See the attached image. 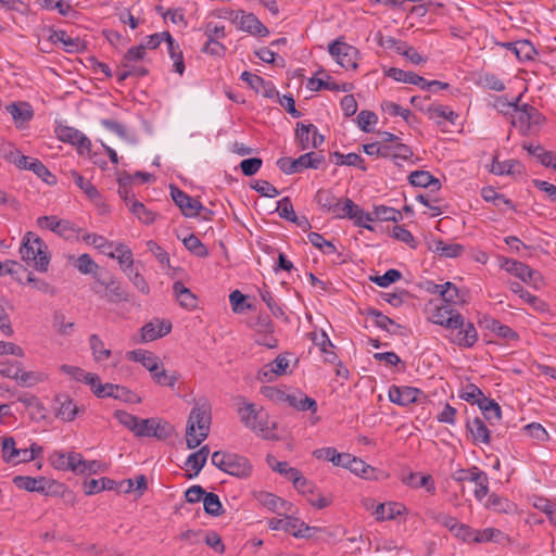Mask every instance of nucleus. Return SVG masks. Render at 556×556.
<instances>
[{
    "label": "nucleus",
    "instance_id": "nucleus-34",
    "mask_svg": "<svg viewBox=\"0 0 556 556\" xmlns=\"http://www.w3.org/2000/svg\"><path fill=\"white\" fill-rule=\"evenodd\" d=\"M386 76L393 78L396 81L412 84L421 88L426 79L414 72H406L397 67H390L386 72Z\"/></svg>",
    "mask_w": 556,
    "mask_h": 556
},
{
    "label": "nucleus",
    "instance_id": "nucleus-2",
    "mask_svg": "<svg viewBox=\"0 0 556 556\" xmlns=\"http://www.w3.org/2000/svg\"><path fill=\"white\" fill-rule=\"evenodd\" d=\"M241 402L242 406L238 408L240 421L265 440H278L275 433L276 424L274 422L271 427L267 425V416L263 409H258L253 403L245 402L243 397L240 399Z\"/></svg>",
    "mask_w": 556,
    "mask_h": 556
},
{
    "label": "nucleus",
    "instance_id": "nucleus-62",
    "mask_svg": "<svg viewBox=\"0 0 556 556\" xmlns=\"http://www.w3.org/2000/svg\"><path fill=\"white\" fill-rule=\"evenodd\" d=\"M402 278V274L397 269H389L381 276H372L370 280L381 288H387L391 283L396 282Z\"/></svg>",
    "mask_w": 556,
    "mask_h": 556
},
{
    "label": "nucleus",
    "instance_id": "nucleus-35",
    "mask_svg": "<svg viewBox=\"0 0 556 556\" xmlns=\"http://www.w3.org/2000/svg\"><path fill=\"white\" fill-rule=\"evenodd\" d=\"M287 403L300 412H317V402L301 392L299 394H289Z\"/></svg>",
    "mask_w": 556,
    "mask_h": 556
},
{
    "label": "nucleus",
    "instance_id": "nucleus-36",
    "mask_svg": "<svg viewBox=\"0 0 556 556\" xmlns=\"http://www.w3.org/2000/svg\"><path fill=\"white\" fill-rule=\"evenodd\" d=\"M109 256L118 261V264L125 274L134 269L132 252L127 245L122 243L118 244L115 252L109 253Z\"/></svg>",
    "mask_w": 556,
    "mask_h": 556
},
{
    "label": "nucleus",
    "instance_id": "nucleus-24",
    "mask_svg": "<svg viewBox=\"0 0 556 556\" xmlns=\"http://www.w3.org/2000/svg\"><path fill=\"white\" fill-rule=\"evenodd\" d=\"M227 458L224 472L235 477H247L250 475L251 465L245 457L231 453Z\"/></svg>",
    "mask_w": 556,
    "mask_h": 556
},
{
    "label": "nucleus",
    "instance_id": "nucleus-17",
    "mask_svg": "<svg viewBox=\"0 0 556 556\" xmlns=\"http://www.w3.org/2000/svg\"><path fill=\"white\" fill-rule=\"evenodd\" d=\"M241 79L245 81L255 92L261 93L265 98L278 97V91L276 90L274 84L269 80H265L263 77L256 74L244 71L241 74Z\"/></svg>",
    "mask_w": 556,
    "mask_h": 556
},
{
    "label": "nucleus",
    "instance_id": "nucleus-46",
    "mask_svg": "<svg viewBox=\"0 0 556 556\" xmlns=\"http://www.w3.org/2000/svg\"><path fill=\"white\" fill-rule=\"evenodd\" d=\"M508 46L514 48V54L521 62L532 60L538 53L536 49L529 40H517Z\"/></svg>",
    "mask_w": 556,
    "mask_h": 556
},
{
    "label": "nucleus",
    "instance_id": "nucleus-48",
    "mask_svg": "<svg viewBox=\"0 0 556 556\" xmlns=\"http://www.w3.org/2000/svg\"><path fill=\"white\" fill-rule=\"evenodd\" d=\"M465 248L458 243H446L442 240L434 241L433 251L440 256L457 257L464 252Z\"/></svg>",
    "mask_w": 556,
    "mask_h": 556
},
{
    "label": "nucleus",
    "instance_id": "nucleus-38",
    "mask_svg": "<svg viewBox=\"0 0 556 556\" xmlns=\"http://www.w3.org/2000/svg\"><path fill=\"white\" fill-rule=\"evenodd\" d=\"M308 336L314 341V343L319 346L320 352L325 354V362L330 364L337 363V354L328 350V348H333V344L331 343L330 339L328 338L325 331H321L319 337L317 336L316 332H311Z\"/></svg>",
    "mask_w": 556,
    "mask_h": 556
},
{
    "label": "nucleus",
    "instance_id": "nucleus-51",
    "mask_svg": "<svg viewBox=\"0 0 556 556\" xmlns=\"http://www.w3.org/2000/svg\"><path fill=\"white\" fill-rule=\"evenodd\" d=\"M203 506L204 511L210 516L219 517L224 514L222 502L218 495L215 493L206 492L203 498Z\"/></svg>",
    "mask_w": 556,
    "mask_h": 556
},
{
    "label": "nucleus",
    "instance_id": "nucleus-29",
    "mask_svg": "<svg viewBox=\"0 0 556 556\" xmlns=\"http://www.w3.org/2000/svg\"><path fill=\"white\" fill-rule=\"evenodd\" d=\"M435 290L446 303H465L466 293L459 290L454 283L447 281L444 285H435Z\"/></svg>",
    "mask_w": 556,
    "mask_h": 556
},
{
    "label": "nucleus",
    "instance_id": "nucleus-20",
    "mask_svg": "<svg viewBox=\"0 0 556 556\" xmlns=\"http://www.w3.org/2000/svg\"><path fill=\"white\" fill-rule=\"evenodd\" d=\"M236 21H238L241 30L253 36L266 37L269 34L268 28L253 13L241 11L240 15L237 14Z\"/></svg>",
    "mask_w": 556,
    "mask_h": 556
},
{
    "label": "nucleus",
    "instance_id": "nucleus-61",
    "mask_svg": "<svg viewBox=\"0 0 556 556\" xmlns=\"http://www.w3.org/2000/svg\"><path fill=\"white\" fill-rule=\"evenodd\" d=\"M4 266L5 273L20 283H23L24 277L26 278L27 274L29 273L27 268L24 267V265L16 261L9 260L4 262Z\"/></svg>",
    "mask_w": 556,
    "mask_h": 556
},
{
    "label": "nucleus",
    "instance_id": "nucleus-49",
    "mask_svg": "<svg viewBox=\"0 0 556 556\" xmlns=\"http://www.w3.org/2000/svg\"><path fill=\"white\" fill-rule=\"evenodd\" d=\"M488 507L497 513L513 514L516 511V505L507 498L501 497L493 493L488 498Z\"/></svg>",
    "mask_w": 556,
    "mask_h": 556
},
{
    "label": "nucleus",
    "instance_id": "nucleus-14",
    "mask_svg": "<svg viewBox=\"0 0 556 556\" xmlns=\"http://www.w3.org/2000/svg\"><path fill=\"white\" fill-rule=\"evenodd\" d=\"M170 195L175 204L180 208L186 217H194L200 215L203 205L200 201L191 198L178 187L170 185Z\"/></svg>",
    "mask_w": 556,
    "mask_h": 556
},
{
    "label": "nucleus",
    "instance_id": "nucleus-4",
    "mask_svg": "<svg viewBox=\"0 0 556 556\" xmlns=\"http://www.w3.org/2000/svg\"><path fill=\"white\" fill-rule=\"evenodd\" d=\"M92 291L111 304L131 301V294L114 275L106 270L96 275V283L92 287Z\"/></svg>",
    "mask_w": 556,
    "mask_h": 556
},
{
    "label": "nucleus",
    "instance_id": "nucleus-8",
    "mask_svg": "<svg viewBox=\"0 0 556 556\" xmlns=\"http://www.w3.org/2000/svg\"><path fill=\"white\" fill-rule=\"evenodd\" d=\"M329 53L337 62L346 70H356L358 67V50L341 40H334L329 45Z\"/></svg>",
    "mask_w": 556,
    "mask_h": 556
},
{
    "label": "nucleus",
    "instance_id": "nucleus-33",
    "mask_svg": "<svg viewBox=\"0 0 556 556\" xmlns=\"http://www.w3.org/2000/svg\"><path fill=\"white\" fill-rule=\"evenodd\" d=\"M173 291L179 304L188 309L197 307L198 299L181 281H175Z\"/></svg>",
    "mask_w": 556,
    "mask_h": 556
},
{
    "label": "nucleus",
    "instance_id": "nucleus-18",
    "mask_svg": "<svg viewBox=\"0 0 556 556\" xmlns=\"http://www.w3.org/2000/svg\"><path fill=\"white\" fill-rule=\"evenodd\" d=\"M172 331V323L166 319L154 318L141 328V340L143 342L154 341L168 334Z\"/></svg>",
    "mask_w": 556,
    "mask_h": 556
},
{
    "label": "nucleus",
    "instance_id": "nucleus-3",
    "mask_svg": "<svg viewBox=\"0 0 556 556\" xmlns=\"http://www.w3.org/2000/svg\"><path fill=\"white\" fill-rule=\"evenodd\" d=\"M22 260L25 262L33 261L36 270L46 273L50 263V255L46 242L36 236L34 232L28 231L23 238L20 248Z\"/></svg>",
    "mask_w": 556,
    "mask_h": 556
},
{
    "label": "nucleus",
    "instance_id": "nucleus-23",
    "mask_svg": "<svg viewBox=\"0 0 556 556\" xmlns=\"http://www.w3.org/2000/svg\"><path fill=\"white\" fill-rule=\"evenodd\" d=\"M288 366L289 361L285 356L278 355L273 362L266 364L258 371V379L261 381H271L274 376L285 375Z\"/></svg>",
    "mask_w": 556,
    "mask_h": 556
},
{
    "label": "nucleus",
    "instance_id": "nucleus-12",
    "mask_svg": "<svg viewBox=\"0 0 556 556\" xmlns=\"http://www.w3.org/2000/svg\"><path fill=\"white\" fill-rule=\"evenodd\" d=\"M96 396L101 399L113 397L115 400L131 404H139L142 401L138 394L128 388L113 383L98 384Z\"/></svg>",
    "mask_w": 556,
    "mask_h": 556
},
{
    "label": "nucleus",
    "instance_id": "nucleus-53",
    "mask_svg": "<svg viewBox=\"0 0 556 556\" xmlns=\"http://www.w3.org/2000/svg\"><path fill=\"white\" fill-rule=\"evenodd\" d=\"M481 195L484 201L492 202L495 206L505 204L508 207L515 210L513 202L509 199H506L502 193H497L493 187L482 188Z\"/></svg>",
    "mask_w": 556,
    "mask_h": 556
},
{
    "label": "nucleus",
    "instance_id": "nucleus-50",
    "mask_svg": "<svg viewBox=\"0 0 556 556\" xmlns=\"http://www.w3.org/2000/svg\"><path fill=\"white\" fill-rule=\"evenodd\" d=\"M71 177L73 178L76 186L85 192L90 200H97L100 198V193L97 188L86 178H84L78 172L72 170Z\"/></svg>",
    "mask_w": 556,
    "mask_h": 556
},
{
    "label": "nucleus",
    "instance_id": "nucleus-37",
    "mask_svg": "<svg viewBox=\"0 0 556 556\" xmlns=\"http://www.w3.org/2000/svg\"><path fill=\"white\" fill-rule=\"evenodd\" d=\"M529 104L517 105V111L511 114V125L520 130L522 135L531 131V123L529 118Z\"/></svg>",
    "mask_w": 556,
    "mask_h": 556
},
{
    "label": "nucleus",
    "instance_id": "nucleus-60",
    "mask_svg": "<svg viewBox=\"0 0 556 556\" xmlns=\"http://www.w3.org/2000/svg\"><path fill=\"white\" fill-rule=\"evenodd\" d=\"M307 239L309 243L323 251L325 254H334L337 252V248L333 245V243L326 240L318 232H309Z\"/></svg>",
    "mask_w": 556,
    "mask_h": 556
},
{
    "label": "nucleus",
    "instance_id": "nucleus-27",
    "mask_svg": "<svg viewBox=\"0 0 556 556\" xmlns=\"http://www.w3.org/2000/svg\"><path fill=\"white\" fill-rule=\"evenodd\" d=\"M258 501L265 507L273 510L274 513H277L278 515H285L291 509V504L289 502L268 492H262L260 494Z\"/></svg>",
    "mask_w": 556,
    "mask_h": 556
},
{
    "label": "nucleus",
    "instance_id": "nucleus-26",
    "mask_svg": "<svg viewBox=\"0 0 556 556\" xmlns=\"http://www.w3.org/2000/svg\"><path fill=\"white\" fill-rule=\"evenodd\" d=\"M408 181L414 187L431 188L432 191L441 189V182L427 170H415L408 176Z\"/></svg>",
    "mask_w": 556,
    "mask_h": 556
},
{
    "label": "nucleus",
    "instance_id": "nucleus-11",
    "mask_svg": "<svg viewBox=\"0 0 556 556\" xmlns=\"http://www.w3.org/2000/svg\"><path fill=\"white\" fill-rule=\"evenodd\" d=\"M295 140L301 150L317 149L325 141L324 135L313 124L296 123Z\"/></svg>",
    "mask_w": 556,
    "mask_h": 556
},
{
    "label": "nucleus",
    "instance_id": "nucleus-32",
    "mask_svg": "<svg viewBox=\"0 0 556 556\" xmlns=\"http://www.w3.org/2000/svg\"><path fill=\"white\" fill-rule=\"evenodd\" d=\"M402 481L404 484L415 489L426 488V490L431 494H433L435 491L434 482L430 475L410 472L409 475L404 477Z\"/></svg>",
    "mask_w": 556,
    "mask_h": 556
},
{
    "label": "nucleus",
    "instance_id": "nucleus-57",
    "mask_svg": "<svg viewBox=\"0 0 556 556\" xmlns=\"http://www.w3.org/2000/svg\"><path fill=\"white\" fill-rule=\"evenodd\" d=\"M130 212L137 216V218L143 224H152L155 219V213L148 210L143 203L139 201L131 202Z\"/></svg>",
    "mask_w": 556,
    "mask_h": 556
},
{
    "label": "nucleus",
    "instance_id": "nucleus-5",
    "mask_svg": "<svg viewBox=\"0 0 556 556\" xmlns=\"http://www.w3.org/2000/svg\"><path fill=\"white\" fill-rule=\"evenodd\" d=\"M328 213H331L336 218L352 219L355 226L364 227L374 231V227L371 225L364 223V220H371V215L369 213H365L349 198H345L344 200L338 198L337 204H334Z\"/></svg>",
    "mask_w": 556,
    "mask_h": 556
},
{
    "label": "nucleus",
    "instance_id": "nucleus-31",
    "mask_svg": "<svg viewBox=\"0 0 556 556\" xmlns=\"http://www.w3.org/2000/svg\"><path fill=\"white\" fill-rule=\"evenodd\" d=\"M127 357L128 359L141 363L150 374L154 372L161 364L160 358L156 355L146 350L130 351L128 352Z\"/></svg>",
    "mask_w": 556,
    "mask_h": 556
},
{
    "label": "nucleus",
    "instance_id": "nucleus-39",
    "mask_svg": "<svg viewBox=\"0 0 556 556\" xmlns=\"http://www.w3.org/2000/svg\"><path fill=\"white\" fill-rule=\"evenodd\" d=\"M522 148L527 150L529 154L535 156L543 166L553 168V165L556 162V154L554 152L546 151L540 144L534 146L531 143H523Z\"/></svg>",
    "mask_w": 556,
    "mask_h": 556
},
{
    "label": "nucleus",
    "instance_id": "nucleus-56",
    "mask_svg": "<svg viewBox=\"0 0 556 556\" xmlns=\"http://www.w3.org/2000/svg\"><path fill=\"white\" fill-rule=\"evenodd\" d=\"M184 245L189 252L198 257L208 256L207 248L192 233L184 239Z\"/></svg>",
    "mask_w": 556,
    "mask_h": 556
},
{
    "label": "nucleus",
    "instance_id": "nucleus-54",
    "mask_svg": "<svg viewBox=\"0 0 556 556\" xmlns=\"http://www.w3.org/2000/svg\"><path fill=\"white\" fill-rule=\"evenodd\" d=\"M486 328L496 333L498 337L507 340H517L518 333L510 327L501 324L496 319L486 320Z\"/></svg>",
    "mask_w": 556,
    "mask_h": 556
},
{
    "label": "nucleus",
    "instance_id": "nucleus-30",
    "mask_svg": "<svg viewBox=\"0 0 556 556\" xmlns=\"http://www.w3.org/2000/svg\"><path fill=\"white\" fill-rule=\"evenodd\" d=\"M137 62L122 61L116 70V77L119 83H123L128 77H144L149 74V70L142 65H137Z\"/></svg>",
    "mask_w": 556,
    "mask_h": 556
},
{
    "label": "nucleus",
    "instance_id": "nucleus-42",
    "mask_svg": "<svg viewBox=\"0 0 556 556\" xmlns=\"http://www.w3.org/2000/svg\"><path fill=\"white\" fill-rule=\"evenodd\" d=\"M152 379L159 386L175 388L176 382L180 379L178 371L166 370L162 363L157 366V369L151 374Z\"/></svg>",
    "mask_w": 556,
    "mask_h": 556
},
{
    "label": "nucleus",
    "instance_id": "nucleus-55",
    "mask_svg": "<svg viewBox=\"0 0 556 556\" xmlns=\"http://www.w3.org/2000/svg\"><path fill=\"white\" fill-rule=\"evenodd\" d=\"M89 344L96 361H104L111 356V350L104 348V343L98 334L89 337Z\"/></svg>",
    "mask_w": 556,
    "mask_h": 556
},
{
    "label": "nucleus",
    "instance_id": "nucleus-63",
    "mask_svg": "<svg viewBox=\"0 0 556 556\" xmlns=\"http://www.w3.org/2000/svg\"><path fill=\"white\" fill-rule=\"evenodd\" d=\"M378 117L375 112L363 110L357 115V125L365 132H371V126L375 125Z\"/></svg>",
    "mask_w": 556,
    "mask_h": 556
},
{
    "label": "nucleus",
    "instance_id": "nucleus-15",
    "mask_svg": "<svg viewBox=\"0 0 556 556\" xmlns=\"http://www.w3.org/2000/svg\"><path fill=\"white\" fill-rule=\"evenodd\" d=\"M14 163L18 168L31 170L48 185L56 184L55 176L38 159L20 155Z\"/></svg>",
    "mask_w": 556,
    "mask_h": 556
},
{
    "label": "nucleus",
    "instance_id": "nucleus-28",
    "mask_svg": "<svg viewBox=\"0 0 556 556\" xmlns=\"http://www.w3.org/2000/svg\"><path fill=\"white\" fill-rule=\"evenodd\" d=\"M509 289L515 294H518V296L523 300L526 303L531 305L535 311L538 312H545L547 309V305L545 302L540 300L538 296L531 294L528 292L519 282L517 281H510Z\"/></svg>",
    "mask_w": 556,
    "mask_h": 556
},
{
    "label": "nucleus",
    "instance_id": "nucleus-9",
    "mask_svg": "<svg viewBox=\"0 0 556 556\" xmlns=\"http://www.w3.org/2000/svg\"><path fill=\"white\" fill-rule=\"evenodd\" d=\"M388 395L390 402L400 406H408L413 403H424L427 400V395L424 393V391L407 386H391Z\"/></svg>",
    "mask_w": 556,
    "mask_h": 556
},
{
    "label": "nucleus",
    "instance_id": "nucleus-22",
    "mask_svg": "<svg viewBox=\"0 0 556 556\" xmlns=\"http://www.w3.org/2000/svg\"><path fill=\"white\" fill-rule=\"evenodd\" d=\"M56 135L61 141L77 146L79 149L89 150L91 146V141L81 131L70 126H59Z\"/></svg>",
    "mask_w": 556,
    "mask_h": 556
},
{
    "label": "nucleus",
    "instance_id": "nucleus-43",
    "mask_svg": "<svg viewBox=\"0 0 556 556\" xmlns=\"http://www.w3.org/2000/svg\"><path fill=\"white\" fill-rule=\"evenodd\" d=\"M371 215V220H382V222H394L397 223L402 220V213L393 207H389L386 205L375 206L374 212L369 213ZM369 220H364V223H368Z\"/></svg>",
    "mask_w": 556,
    "mask_h": 556
},
{
    "label": "nucleus",
    "instance_id": "nucleus-6",
    "mask_svg": "<svg viewBox=\"0 0 556 556\" xmlns=\"http://www.w3.org/2000/svg\"><path fill=\"white\" fill-rule=\"evenodd\" d=\"M324 161V155L315 152H307L300 155L298 159L287 156L280 157L277 160L276 164L281 172L290 175L301 173L306 168L317 169Z\"/></svg>",
    "mask_w": 556,
    "mask_h": 556
},
{
    "label": "nucleus",
    "instance_id": "nucleus-59",
    "mask_svg": "<svg viewBox=\"0 0 556 556\" xmlns=\"http://www.w3.org/2000/svg\"><path fill=\"white\" fill-rule=\"evenodd\" d=\"M314 200L321 210L329 212V210L337 204L338 198L330 190L319 189Z\"/></svg>",
    "mask_w": 556,
    "mask_h": 556
},
{
    "label": "nucleus",
    "instance_id": "nucleus-52",
    "mask_svg": "<svg viewBox=\"0 0 556 556\" xmlns=\"http://www.w3.org/2000/svg\"><path fill=\"white\" fill-rule=\"evenodd\" d=\"M426 113L430 118H443L447 119L452 124L456 122L458 118V114L454 111L450 110L447 106L438 104V105H429L426 109Z\"/></svg>",
    "mask_w": 556,
    "mask_h": 556
},
{
    "label": "nucleus",
    "instance_id": "nucleus-45",
    "mask_svg": "<svg viewBox=\"0 0 556 556\" xmlns=\"http://www.w3.org/2000/svg\"><path fill=\"white\" fill-rule=\"evenodd\" d=\"M117 482L110 478L103 477L100 479H91L85 482L84 491L87 495L99 493L103 490H115Z\"/></svg>",
    "mask_w": 556,
    "mask_h": 556
},
{
    "label": "nucleus",
    "instance_id": "nucleus-10",
    "mask_svg": "<svg viewBox=\"0 0 556 556\" xmlns=\"http://www.w3.org/2000/svg\"><path fill=\"white\" fill-rule=\"evenodd\" d=\"M501 267L507 273L518 277L523 282L538 287L539 282L542 281V276L538 270L530 268L525 263H521L511 258H504Z\"/></svg>",
    "mask_w": 556,
    "mask_h": 556
},
{
    "label": "nucleus",
    "instance_id": "nucleus-44",
    "mask_svg": "<svg viewBox=\"0 0 556 556\" xmlns=\"http://www.w3.org/2000/svg\"><path fill=\"white\" fill-rule=\"evenodd\" d=\"M303 521L292 516H286L285 518H271L268 520V527L271 530H283L293 535L298 527H302Z\"/></svg>",
    "mask_w": 556,
    "mask_h": 556
},
{
    "label": "nucleus",
    "instance_id": "nucleus-25",
    "mask_svg": "<svg viewBox=\"0 0 556 556\" xmlns=\"http://www.w3.org/2000/svg\"><path fill=\"white\" fill-rule=\"evenodd\" d=\"M363 314L372 318L375 325L378 328L386 330L387 332H389L391 334H399V329L402 328L401 325L396 324L393 319H391L390 317L382 314L380 311H378L376 308L368 307L365 309V312Z\"/></svg>",
    "mask_w": 556,
    "mask_h": 556
},
{
    "label": "nucleus",
    "instance_id": "nucleus-7",
    "mask_svg": "<svg viewBox=\"0 0 556 556\" xmlns=\"http://www.w3.org/2000/svg\"><path fill=\"white\" fill-rule=\"evenodd\" d=\"M13 483L18 489H23L28 492H37L43 495H55L60 493L61 489H63V484L46 477L33 478L28 476H16L13 479Z\"/></svg>",
    "mask_w": 556,
    "mask_h": 556
},
{
    "label": "nucleus",
    "instance_id": "nucleus-64",
    "mask_svg": "<svg viewBox=\"0 0 556 556\" xmlns=\"http://www.w3.org/2000/svg\"><path fill=\"white\" fill-rule=\"evenodd\" d=\"M3 459L7 463L16 460L20 454V448L15 447V440L12 437H7L2 440Z\"/></svg>",
    "mask_w": 556,
    "mask_h": 556
},
{
    "label": "nucleus",
    "instance_id": "nucleus-19",
    "mask_svg": "<svg viewBox=\"0 0 556 556\" xmlns=\"http://www.w3.org/2000/svg\"><path fill=\"white\" fill-rule=\"evenodd\" d=\"M432 321L450 330H455V328L463 325V315L451 308L450 305H444L438 307L434 312Z\"/></svg>",
    "mask_w": 556,
    "mask_h": 556
},
{
    "label": "nucleus",
    "instance_id": "nucleus-13",
    "mask_svg": "<svg viewBox=\"0 0 556 556\" xmlns=\"http://www.w3.org/2000/svg\"><path fill=\"white\" fill-rule=\"evenodd\" d=\"M55 417L65 422L73 421L85 407L78 406L67 394H58L54 397Z\"/></svg>",
    "mask_w": 556,
    "mask_h": 556
},
{
    "label": "nucleus",
    "instance_id": "nucleus-40",
    "mask_svg": "<svg viewBox=\"0 0 556 556\" xmlns=\"http://www.w3.org/2000/svg\"><path fill=\"white\" fill-rule=\"evenodd\" d=\"M7 110L16 124H24L30 121L34 115L31 106L26 102L11 103L7 106Z\"/></svg>",
    "mask_w": 556,
    "mask_h": 556
},
{
    "label": "nucleus",
    "instance_id": "nucleus-21",
    "mask_svg": "<svg viewBox=\"0 0 556 556\" xmlns=\"http://www.w3.org/2000/svg\"><path fill=\"white\" fill-rule=\"evenodd\" d=\"M466 429L471 435L473 444H489L491 441V431L484 422V419L475 417L467 419Z\"/></svg>",
    "mask_w": 556,
    "mask_h": 556
},
{
    "label": "nucleus",
    "instance_id": "nucleus-58",
    "mask_svg": "<svg viewBox=\"0 0 556 556\" xmlns=\"http://www.w3.org/2000/svg\"><path fill=\"white\" fill-rule=\"evenodd\" d=\"M167 51L170 59L174 61V71L179 75L185 73V62L182 51L177 42H169Z\"/></svg>",
    "mask_w": 556,
    "mask_h": 556
},
{
    "label": "nucleus",
    "instance_id": "nucleus-1",
    "mask_svg": "<svg viewBox=\"0 0 556 556\" xmlns=\"http://www.w3.org/2000/svg\"><path fill=\"white\" fill-rule=\"evenodd\" d=\"M212 415L208 405H195L186 426V444L189 450L198 447L210 434Z\"/></svg>",
    "mask_w": 556,
    "mask_h": 556
},
{
    "label": "nucleus",
    "instance_id": "nucleus-16",
    "mask_svg": "<svg viewBox=\"0 0 556 556\" xmlns=\"http://www.w3.org/2000/svg\"><path fill=\"white\" fill-rule=\"evenodd\" d=\"M452 343L460 348H472L478 340V332L472 323H465L463 317V325L451 330L448 336Z\"/></svg>",
    "mask_w": 556,
    "mask_h": 556
},
{
    "label": "nucleus",
    "instance_id": "nucleus-41",
    "mask_svg": "<svg viewBox=\"0 0 556 556\" xmlns=\"http://www.w3.org/2000/svg\"><path fill=\"white\" fill-rule=\"evenodd\" d=\"M405 509L403 504L395 502H391L388 505L378 504L375 509V515L377 520H392L400 516Z\"/></svg>",
    "mask_w": 556,
    "mask_h": 556
},
{
    "label": "nucleus",
    "instance_id": "nucleus-47",
    "mask_svg": "<svg viewBox=\"0 0 556 556\" xmlns=\"http://www.w3.org/2000/svg\"><path fill=\"white\" fill-rule=\"evenodd\" d=\"M523 170V166L516 160H509L505 162H498L496 159L493 161L491 166V173L495 175H504V174H521Z\"/></svg>",
    "mask_w": 556,
    "mask_h": 556
}]
</instances>
